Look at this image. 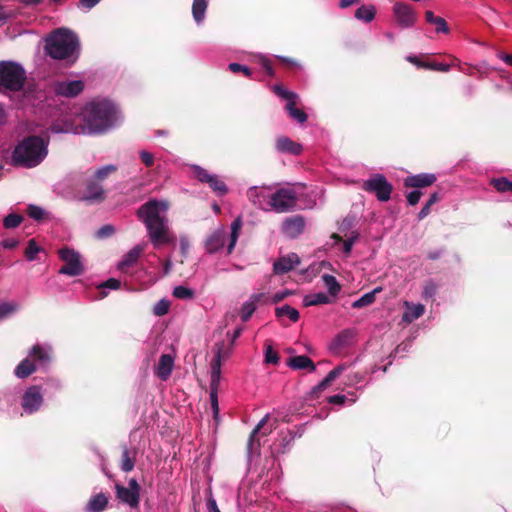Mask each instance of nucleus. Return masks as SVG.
<instances>
[{"instance_id":"nucleus-1","label":"nucleus","mask_w":512,"mask_h":512,"mask_svg":"<svg viewBox=\"0 0 512 512\" xmlns=\"http://www.w3.org/2000/svg\"><path fill=\"white\" fill-rule=\"evenodd\" d=\"M85 125L75 124L70 115L55 120L49 130L52 133L97 134L106 132L117 124L120 114L108 100L92 101L82 111Z\"/></svg>"},{"instance_id":"nucleus-2","label":"nucleus","mask_w":512,"mask_h":512,"mask_svg":"<svg viewBox=\"0 0 512 512\" xmlns=\"http://www.w3.org/2000/svg\"><path fill=\"white\" fill-rule=\"evenodd\" d=\"M168 203L166 201L149 200L137 212L138 218L144 223L149 240L155 248L175 242L170 232L167 218Z\"/></svg>"},{"instance_id":"nucleus-3","label":"nucleus","mask_w":512,"mask_h":512,"mask_svg":"<svg viewBox=\"0 0 512 512\" xmlns=\"http://www.w3.org/2000/svg\"><path fill=\"white\" fill-rule=\"evenodd\" d=\"M49 141L36 135L23 138L11 153V164L16 167L34 168L40 165L48 154Z\"/></svg>"},{"instance_id":"nucleus-4","label":"nucleus","mask_w":512,"mask_h":512,"mask_svg":"<svg viewBox=\"0 0 512 512\" xmlns=\"http://www.w3.org/2000/svg\"><path fill=\"white\" fill-rule=\"evenodd\" d=\"M45 50L53 59L74 63L78 58L79 41L73 32L58 29L47 38Z\"/></svg>"},{"instance_id":"nucleus-5","label":"nucleus","mask_w":512,"mask_h":512,"mask_svg":"<svg viewBox=\"0 0 512 512\" xmlns=\"http://www.w3.org/2000/svg\"><path fill=\"white\" fill-rule=\"evenodd\" d=\"M26 81V71L21 64L14 61L0 62V91L18 92Z\"/></svg>"},{"instance_id":"nucleus-6","label":"nucleus","mask_w":512,"mask_h":512,"mask_svg":"<svg viewBox=\"0 0 512 512\" xmlns=\"http://www.w3.org/2000/svg\"><path fill=\"white\" fill-rule=\"evenodd\" d=\"M50 347H44L39 344L32 347L27 358L22 360L15 368V375L18 378H26L36 370L37 363L39 367H45L50 361Z\"/></svg>"},{"instance_id":"nucleus-7","label":"nucleus","mask_w":512,"mask_h":512,"mask_svg":"<svg viewBox=\"0 0 512 512\" xmlns=\"http://www.w3.org/2000/svg\"><path fill=\"white\" fill-rule=\"evenodd\" d=\"M222 347L218 346L217 353L211 362V381H210V405L213 411L214 419L219 418L218 389L221 379L222 365Z\"/></svg>"},{"instance_id":"nucleus-8","label":"nucleus","mask_w":512,"mask_h":512,"mask_svg":"<svg viewBox=\"0 0 512 512\" xmlns=\"http://www.w3.org/2000/svg\"><path fill=\"white\" fill-rule=\"evenodd\" d=\"M362 189L374 194L379 201L387 202L391 197L393 187L384 175L377 173L363 182Z\"/></svg>"},{"instance_id":"nucleus-9","label":"nucleus","mask_w":512,"mask_h":512,"mask_svg":"<svg viewBox=\"0 0 512 512\" xmlns=\"http://www.w3.org/2000/svg\"><path fill=\"white\" fill-rule=\"evenodd\" d=\"M296 192L292 188H280L273 192L271 211L285 213L292 210L296 205Z\"/></svg>"},{"instance_id":"nucleus-10","label":"nucleus","mask_w":512,"mask_h":512,"mask_svg":"<svg viewBox=\"0 0 512 512\" xmlns=\"http://www.w3.org/2000/svg\"><path fill=\"white\" fill-rule=\"evenodd\" d=\"M59 257L65 263L59 270L60 274L79 276L83 273L84 268L77 252L69 248H62L59 250Z\"/></svg>"},{"instance_id":"nucleus-11","label":"nucleus","mask_w":512,"mask_h":512,"mask_svg":"<svg viewBox=\"0 0 512 512\" xmlns=\"http://www.w3.org/2000/svg\"><path fill=\"white\" fill-rule=\"evenodd\" d=\"M272 188L270 186H252L247 190V198L263 211H271Z\"/></svg>"},{"instance_id":"nucleus-12","label":"nucleus","mask_w":512,"mask_h":512,"mask_svg":"<svg viewBox=\"0 0 512 512\" xmlns=\"http://www.w3.org/2000/svg\"><path fill=\"white\" fill-rule=\"evenodd\" d=\"M117 498L129 505L131 508H137L140 501V486L136 479L129 480L128 487L120 484L115 485Z\"/></svg>"},{"instance_id":"nucleus-13","label":"nucleus","mask_w":512,"mask_h":512,"mask_svg":"<svg viewBox=\"0 0 512 512\" xmlns=\"http://www.w3.org/2000/svg\"><path fill=\"white\" fill-rule=\"evenodd\" d=\"M195 177L202 183H207L210 188L218 195L223 196L228 192L226 184L216 175L210 174L199 165H191Z\"/></svg>"},{"instance_id":"nucleus-14","label":"nucleus","mask_w":512,"mask_h":512,"mask_svg":"<svg viewBox=\"0 0 512 512\" xmlns=\"http://www.w3.org/2000/svg\"><path fill=\"white\" fill-rule=\"evenodd\" d=\"M44 402L43 394L39 386L33 385L27 388L22 396L21 406L26 414L37 412Z\"/></svg>"},{"instance_id":"nucleus-15","label":"nucleus","mask_w":512,"mask_h":512,"mask_svg":"<svg viewBox=\"0 0 512 512\" xmlns=\"http://www.w3.org/2000/svg\"><path fill=\"white\" fill-rule=\"evenodd\" d=\"M268 420L269 414H266L252 430L247 444L249 456L258 453L261 445L260 436H266L272 432L273 427L271 425L267 426Z\"/></svg>"},{"instance_id":"nucleus-16","label":"nucleus","mask_w":512,"mask_h":512,"mask_svg":"<svg viewBox=\"0 0 512 512\" xmlns=\"http://www.w3.org/2000/svg\"><path fill=\"white\" fill-rule=\"evenodd\" d=\"M393 15L396 23L403 29L414 26L416 14L409 4L397 2L393 6Z\"/></svg>"},{"instance_id":"nucleus-17","label":"nucleus","mask_w":512,"mask_h":512,"mask_svg":"<svg viewBox=\"0 0 512 512\" xmlns=\"http://www.w3.org/2000/svg\"><path fill=\"white\" fill-rule=\"evenodd\" d=\"M55 94L64 97H75L84 89V83L81 80L57 81L52 85Z\"/></svg>"},{"instance_id":"nucleus-18","label":"nucleus","mask_w":512,"mask_h":512,"mask_svg":"<svg viewBox=\"0 0 512 512\" xmlns=\"http://www.w3.org/2000/svg\"><path fill=\"white\" fill-rule=\"evenodd\" d=\"M299 263L300 258L295 253L281 256L273 263V272L276 275H283L294 269Z\"/></svg>"},{"instance_id":"nucleus-19","label":"nucleus","mask_w":512,"mask_h":512,"mask_svg":"<svg viewBox=\"0 0 512 512\" xmlns=\"http://www.w3.org/2000/svg\"><path fill=\"white\" fill-rule=\"evenodd\" d=\"M304 227L305 221L301 216L286 218L282 223L283 233L290 238L299 236L303 232Z\"/></svg>"},{"instance_id":"nucleus-20","label":"nucleus","mask_w":512,"mask_h":512,"mask_svg":"<svg viewBox=\"0 0 512 512\" xmlns=\"http://www.w3.org/2000/svg\"><path fill=\"white\" fill-rule=\"evenodd\" d=\"M226 237L227 233L223 227L211 233L205 241L206 252L210 254L218 252L221 248L224 247Z\"/></svg>"},{"instance_id":"nucleus-21","label":"nucleus","mask_w":512,"mask_h":512,"mask_svg":"<svg viewBox=\"0 0 512 512\" xmlns=\"http://www.w3.org/2000/svg\"><path fill=\"white\" fill-rule=\"evenodd\" d=\"M436 175L432 173H420L409 176L404 180L406 187L423 188L432 185L436 181Z\"/></svg>"},{"instance_id":"nucleus-22","label":"nucleus","mask_w":512,"mask_h":512,"mask_svg":"<svg viewBox=\"0 0 512 512\" xmlns=\"http://www.w3.org/2000/svg\"><path fill=\"white\" fill-rule=\"evenodd\" d=\"M144 249H145L144 244H137L132 249H130L122 257V259L118 262V264H117L118 270L123 272L126 268L134 265L138 261L140 255L143 253Z\"/></svg>"},{"instance_id":"nucleus-23","label":"nucleus","mask_w":512,"mask_h":512,"mask_svg":"<svg viewBox=\"0 0 512 512\" xmlns=\"http://www.w3.org/2000/svg\"><path fill=\"white\" fill-rule=\"evenodd\" d=\"M264 293H254L241 306L240 316L243 322H247L255 312L258 303L264 298Z\"/></svg>"},{"instance_id":"nucleus-24","label":"nucleus","mask_w":512,"mask_h":512,"mask_svg":"<svg viewBox=\"0 0 512 512\" xmlns=\"http://www.w3.org/2000/svg\"><path fill=\"white\" fill-rule=\"evenodd\" d=\"M403 305H404L406 310H405V312L402 315V321L404 323H406V324H410L413 321L417 320L425 312L424 305L420 304V303L414 304V303L409 302V301H404Z\"/></svg>"},{"instance_id":"nucleus-25","label":"nucleus","mask_w":512,"mask_h":512,"mask_svg":"<svg viewBox=\"0 0 512 512\" xmlns=\"http://www.w3.org/2000/svg\"><path fill=\"white\" fill-rule=\"evenodd\" d=\"M174 367V358L169 354L161 355L156 366V374L161 380H167Z\"/></svg>"},{"instance_id":"nucleus-26","label":"nucleus","mask_w":512,"mask_h":512,"mask_svg":"<svg viewBox=\"0 0 512 512\" xmlns=\"http://www.w3.org/2000/svg\"><path fill=\"white\" fill-rule=\"evenodd\" d=\"M355 331L353 329H345L341 331L332 341L331 350L337 351L343 347L349 346L355 338Z\"/></svg>"},{"instance_id":"nucleus-27","label":"nucleus","mask_w":512,"mask_h":512,"mask_svg":"<svg viewBox=\"0 0 512 512\" xmlns=\"http://www.w3.org/2000/svg\"><path fill=\"white\" fill-rule=\"evenodd\" d=\"M276 147L279 152L292 155H299L302 152V145L294 142L288 137H280L277 139Z\"/></svg>"},{"instance_id":"nucleus-28","label":"nucleus","mask_w":512,"mask_h":512,"mask_svg":"<svg viewBox=\"0 0 512 512\" xmlns=\"http://www.w3.org/2000/svg\"><path fill=\"white\" fill-rule=\"evenodd\" d=\"M288 366L294 370H308L310 372L316 369L313 361L305 355L291 357L288 360Z\"/></svg>"},{"instance_id":"nucleus-29","label":"nucleus","mask_w":512,"mask_h":512,"mask_svg":"<svg viewBox=\"0 0 512 512\" xmlns=\"http://www.w3.org/2000/svg\"><path fill=\"white\" fill-rule=\"evenodd\" d=\"M84 199L89 202L102 201L104 199V190L95 180H91L87 184Z\"/></svg>"},{"instance_id":"nucleus-30","label":"nucleus","mask_w":512,"mask_h":512,"mask_svg":"<svg viewBox=\"0 0 512 512\" xmlns=\"http://www.w3.org/2000/svg\"><path fill=\"white\" fill-rule=\"evenodd\" d=\"M425 18L428 23L435 26V31L437 33H444V34L449 33V27L444 18L435 16L432 11H427L425 13Z\"/></svg>"},{"instance_id":"nucleus-31","label":"nucleus","mask_w":512,"mask_h":512,"mask_svg":"<svg viewBox=\"0 0 512 512\" xmlns=\"http://www.w3.org/2000/svg\"><path fill=\"white\" fill-rule=\"evenodd\" d=\"M108 504V498L103 493L93 496L87 504L88 512H102Z\"/></svg>"},{"instance_id":"nucleus-32","label":"nucleus","mask_w":512,"mask_h":512,"mask_svg":"<svg viewBox=\"0 0 512 512\" xmlns=\"http://www.w3.org/2000/svg\"><path fill=\"white\" fill-rule=\"evenodd\" d=\"M331 302V297L323 292L308 294L303 299V303L307 307L320 304H329Z\"/></svg>"},{"instance_id":"nucleus-33","label":"nucleus","mask_w":512,"mask_h":512,"mask_svg":"<svg viewBox=\"0 0 512 512\" xmlns=\"http://www.w3.org/2000/svg\"><path fill=\"white\" fill-rule=\"evenodd\" d=\"M207 6V0H193L192 15L198 25L204 21Z\"/></svg>"},{"instance_id":"nucleus-34","label":"nucleus","mask_w":512,"mask_h":512,"mask_svg":"<svg viewBox=\"0 0 512 512\" xmlns=\"http://www.w3.org/2000/svg\"><path fill=\"white\" fill-rule=\"evenodd\" d=\"M381 291H382L381 287H376L372 291L365 293L359 299L355 300L352 303V307L355 309H360V308L371 305L375 301L376 294Z\"/></svg>"},{"instance_id":"nucleus-35","label":"nucleus","mask_w":512,"mask_h":512,"mask_svg":"<svg viewBox=\"0 0 512 512\" xmlns=\"http://www.w3.org/2000/svg\"><path fill=\"white\" fill-rule=\"evenodd\" d=\"M241 227H242V219H241V217H237L231 223V232H230V235H229V243H228V246H227V254H230L233 251V249H234V247H235V245L237 243Z\"/></svg>"},{"instance_id":"nucleus-36","label":"nucleus","mask_w":512,"mask_h":512,"mask_svg":"<svg viewBox=\"0 0 512 512\" xmlns=\"http://www.w3.org/2000/svg\"><path fill=\"white\" fill-rule=\"evenodd\" d=\"M376 15V8L373 5H362L355 12V17L365 23H370L374 20Z\"/></svg>"},{"instance_id":"nucleus-37","label":"nucleus","mask_w":512,"mask_h":512,"mask_svg":"<svg viewBox=\"0 0 512 512\" xmlns=\"http://www.w3.org/2000/svg\"><path fill=\"white\" fill-rule=\"evenodd\" d=\"M285 109L289 116L298 123L302 124L307 121V114L296 107V100L287 102Z\"/></svg>"},{"instance_id":"nucleus-38","label":"nucleus","mask_w":512,"mask_h":512,"mask_svg":"<svg viewBox=\"0 0 512 512\" xmlns=\"http://www.w3.org/2000/svg\"><path fill=\"white\" fill-rule=\"evenodd\" d=\"M347 369L346 364H341L331 370L326 377L319 383V389H325L332 381H334L343 371Z\"/></svg>"},{"instance_id":"nucleus-39","label":"nucleus","mask_w":512,"mask_h":512,"mask_svg":"<svg viewBox=\"0 0 512 512\" xmlns=\"http://www.w3.org/2000/svg\"><path fill=\"white\" fill-rule=\"evenodd\" d=\"M322 280H323L324 285L327 288L329 294L332 297H335L340 292L341 286L334 276L329 275V274H324L322 276Z\"/></svg>"},{"instance_id":"nucleus-40","label":"nucleus","mask_w":512,"mask_h":512,"mask_svg":"<svg viewBox=\"0 0 512 512\" xmlns=\"http://www.w3.org/2000/svg\"><path fill=\"white\" fill-rule=\"evenodd\" d=\"M276 316L281 317H288L292 322H297L299 319V312L291 307L290 305H283L281 307H277L275 310Z\"/></svg>"},{"instance_id":"nucleus-41","label":"nucleus","mask_w":512,"mask_h":512,"mask_svg":"<svg viewBox=\"0 0 512 512\" xmlns=\"http://www.w3.org/2000/svg\"><path fill=\"white\" fill-rule=\"evenodd\" d=\"M242 332H243V328L242 327H237L233 331V333L231 334V346L229 348H227V349L224 347L223 343H217L216 344L215 354L217 353L218 346L222 347V355H223L222 361L229 357V355H230V353L232 351V346H233L235 340L241 336Z\"/></svg>"},{"instance_id":"nucleus-42","label":"nucleus","mask_w":512,"mask_h":512,"mask_svg":"<svg viewBox=\"0 0 512 512\" xmlns=\"http://www.w3.org/2000/svg\"><path fill=\"white\" fill-rule=\"evenodd\" d=\"M173 296L177 299L190 300L195 297V291L186 286L179 285L173 289Z\"/></svg>"},{"instance_id":"nucleus-43","label":"nucleus","mask_w":512,"mask_h":512,"mask_svg":"<svg viewBox=\"0 0 512 512\" xmlns=\"http://www.w3.org/2000/svg\"><path fill=\"white\" fill-rule=\"evenodd\" d=\"M121 469L124 472H130L135 466V458L130 456V451L127 447H124L121 457Z\"/></svg>"},{"instance_id":"nucleus-44","label":"nucleus","mask_w":512,"mask_h":512,"mask_svg":"<svg viewBox=\"0 0 512 512\" xmlns=\"http://www.w3.org/2000/svg\"><path fill=\"white\" fill-rule=\"evenodd\" d=\"M491 185L498 191V192H512V181H509L507 178H497L491 180Z\"/></svg>"},{"instance_id":"nucleus-45","label":"nucleus","mask_w":512,"mask_h":512,"mask_svg":"<svg viewBox=\"0 0 512 512\" xmlns=\"http://www.w3.org/2000/svg\"><path fill=\"white\" fill-rule=\"evenodd\" d=\"M22 219L23 218L21 215L12 213V214L7 215L4 218L3 225L5 228H8V229L15 228L20 225V223L22 222Z\"/></svg>"},{"instance_id":"nucleus-46","label":"nucleus","mask_w":512,"mask_h":512,"mask_svg":"<svg viewBox=\"0 0 512 512\" xmlns=\"http://www.w3.org/2000/svg\"><path fill=\"white\" fill-rule=\"evenodd\" d=\"M273 91L275 94H277L279 97H282L283 99H286L287 102L294 101L297 98V94L291 91L286 90L280 85H274Z\"/></svg>"},{"instance_id":"nucleus-47","label":"nucleus","mask_w":512,"mask_h":512,"mask_svg":"<svg viewBox=\"0 0 512 512\" xmlns=\"http://www.w3.org/2000/svg\"><path fill=\"white\" fill-rule=\"evenodd\" d=\"M170 308V302L166 299L159 300L153 308V312L157 316H163L168 313Z\"/></svg>"},{"instance_id":"nucleus-48","label":"nucleus","mask_w":512,"mask_h":512,"mask_svg":"<svg viewBox=\"0 0 512 512\" xmlns=\"http://www.w3.org/2000/svg\"><path fill=\"white\" fill-rule=\"evenodd\" d=\"M115 231L116 229L113 225L106 224L96 231L95 237L98 239H105L111 237L115 233Z\"/></svg>"},{"instance_id":"nucleus-49","label":"nucleus","mask_w":512,"mask_h":512,"mask_svg":"<svg viewBox=\"0 0 512 512\" xmlns=\"http://www.w3.org/2000/svg\"><path fill=\"white\" fill-rule=\"evenodd\" d=\"M17 310V305L12 302L0 303V319H4Z\"/></svg>"},{"instance_id":"nucleus-50","label":"nucleus","mask_w":512,"mask_h":512,"mask_svg":"<svg viewBox=\"0 0 512 512\" xmlns=\"http://www.w3.org/2000/svg\"><path fill=\"white\" fill-rule=\"evenodd\" d=\"M115 170L116 167L114 165L103 166L95 171L93 180H103Z\"/></svg>"},{"instance_id":"nucleus-51","label":"nucleus","mask_w":512,"mask_h":512,"mask_svg":"<svg viewBox=\"0 0 512 512\" xmlns=\"http://www.w3.org/2000/svg\"><path fill=\"white\" fill-rule=\"evenodd\" d=\"M39 252V247L36 244L34 239H30L28 242V246L25 250V256L28 261H33L36 258L37 253Z\"/></svg>"},{"instance_id":"nucleus-52","label":"nucleus","mask_w":512,"mask_h":512,"mask_svg":"<svg viewBox=\"0 0 512 512\" xmlns=\"http://www.w3.org/2000/svg\"><path fill=\"white\" fill-rule=\"evenodd\" d=\"M279 362L278 353L273 350L271 345H267L265 349V363L276 365Z\"/></svg>"},{"instance_id":"nucleus-53","label":"nucleus","mask_w":512,"mask_h":512,"mask_svg":"<svg viewBox=\"0 0 512 512\" xmlns=\"http://www.w3.org/2000/svg\"><path fill=\"white\" fill-rule=\"evenodd\" d=\"M359 234L356 231L351 232V234L347 237V239L343 242V252L345 254H350L353 245L357 241Z\"/></svg>"},{"instance_id":"nucleus-54","label":"nucleus","mask_w":512,"mask_h":512,"mask_svg":"<svg viewBox=\"0 0 512 512\" xmlns=\"http://www.w3.org/2000/svg\"><path fill=\"white\" fill-rule=\"evenodd\" d=\"M28 215L31 218L39 221V220H42L44 218V216L46 215V212L41 207H38L36 205H29V207H28Z\"/></svg>"},{"instance_id":"nucleus-55","label":"nucleus","mask_w":512,"mask_h":512,"mask_svg":"<svg viewBox=\"0 0 512 512\" xmlns=\"http://www.w3.org/2000/svg\"><path fill=\"white\" fill-rule=\"evenodd\" d=\"M453 64H447V63H426V65H423V68L436 70L440 72H448Z\"/></svg>"},{"instance_id":"nucleus-56","label":"nucleus","mask_w":512,"mask_h":512,"mask_svg":"<svg viewBox=\"0 0 512 512\" xmlns=\"http://www.w3.org/2000/svg\"><path fill=\"white\" fill-rule=\"evenodd\" d=\"M228 67H229L230 71H232L233 73L242 72L247 77L251 76V70L246 65H242L239 63H230Z\"/></svg>"},{"instance_id":"nucleus-57","label":"nucleus","mask_w":512,"mask_h":512,"mask_svg":"<svg viewBox=\"0 0 512 512\" xmlns=\"http://www.w3.org/2000/svg\"><path fill=\"white\" fill-rule=\"evenodd\" d=\"M436 290H437V285L434 282L430 281L425 284L423 293H422V297L426 300L430 299L435 295Z\"/></svg>"},{"instance_id":"nucleus-58","label":"nucleus","mask_w":512,"mask_h":512,"mask_svg":"<svg viewBox=\"0 0 512 512\" xmlns=\"http://www.w3.org/2000/svg\"><path fill=\"white\" fill-rule=\"evenodd\" d=\"M120 285H121V282L118 279L110 278V279L106 280L105 282H103L102 284H100L98 286V288L100 290H102L104 288L117 290L118 288H120Z\"/></svg>"},{"instance_id":"nucleus-59","label":"nucleus","mask_w":512,"mask_h":512,"mask_svg":"<svg viewBox=\"0 0 512 512\" xmlns=\"http://www.w3.org/2000/svg\"><path fill=\"white\" fill-rule=\"evenodd\" d=\"M421 196L422 193L419 190H414L407 194L406 199L409 205L414 206L419 202Z\"/></svg>"},{"instance_id":"nucleus-60","label":"nucleus","mask_w":512,"mask_h":512,"mask_svg":"<svg viewBox=\"0 0 512 512\" xmlns=\"http://www.w3.org/2000/svg\"><path fill=\"white\" fill-rule=\"evenodd\" d=\"M179 247L183 257H186L190 248V242L187 236L183 235L179 239Z\"/></svg>"},{"instance_id":"nucleus-61","label":"nucleus","mask_w":512,"mask_h":512,"mask_svg":"<svg viewBox=\"0 0 512 512\" xmlns=\"http://www.w3.org/2000/svg\"><path fill=\"white\" fill-rule=\"evenodd\" d=\"M142 162L147 166L151 167L154 164V156L152 153L142 150L139 153Z\"/></svg>"},{"instance_id":"nucleus-62","label":"nucleus","mask_w":512,"mask_h":512,"mask_svg":"<svg viewBox=\"0 0 512 512\" xmlns=\"http://www.w3.org/2000/svg\"><path fill=\"white\" fill-rule=\"evenodd\" d=\"M347 397L345 395L337 394L333 395L329 398V403L336 404V405H342L345 403Z\"/></svg>"},{"instance_id":"nucleus-63","label":"nucleus","mask_w":512,"mask_h":512,"mask_svg":"<svg viewBox=\"0 0 512 512\" xmlns=\"http://www.w3.org/2000/svg\"><path fill=\"white\" fill-rule=\"evenodd\" d=\"M261 64L263 66V68L265 69L266 73L269 75V76H273L274 75V70L271 66V63L268 59L266 58H262L261 59Z\"/></svg>"},{"instance_id":"nucleus-64","label":"nucleus","mask_w":512,"mask_h":512,"mask_svg":"<svg viewBox=\"0 0 512 512\" xmlns=\"http://www.w3.org/2000/svg\"><path fill=\"white\" fill-rule=\"evenodd\" d=\"M1 245L6 249H12L18 245V241L15 239H5L1 242Z\"/></svg>"}]
</instances>
